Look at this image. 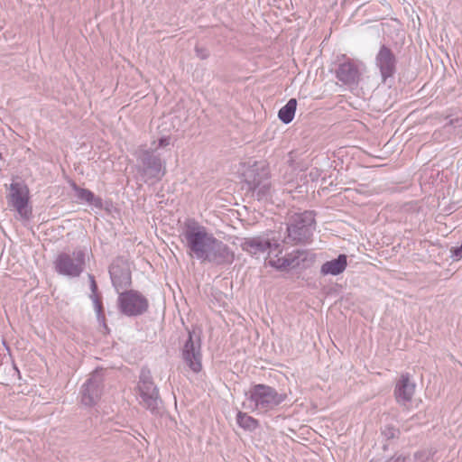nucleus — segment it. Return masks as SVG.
<instances>
[{
  "instance_id": "obj_11",
  "label": "nucleus",
  "mask_w": 462,
  "mask_h": 462,
  "mask_svg": "<svg viewBox=\"0 0 462 462\" xmlns=\"http://www.w3.org/2000/svg\"><path fill=\"white\" fill-rule=\"evenodd\" d=\"M181 357L187 366L194 373H199L202 368L201 344L199 337L194 338V333L189 331V337L182 349Z\"/></svg>"
},
{
  "instance_id": "obj_2",
  "label": "nucleus",
  "mask_w": 462,
  "mask_h": 462,
  "mask_svg": "<svg viewBox=\"0 0 462 462\" xmlns=\"http://www.w3.org/2000/svg\"><path fill=\"white\" fill-rule=\"evenodd\" d=\"M136 160V172L139 179L145 182L160 181L166 174V162L155 149L146 144L139 145L133 152Z\"/></svg>"
},
{
  "instance_id": "obj_9",
  "label": "nucleus",
  "mask_w": 462,
  "mask_h": 462,
  "mask_svg": "<svg viewBox=\"0 0 462 462\" xmlns=\"http://www.w3.org/2000/svg\"><path fill=\"white\" fill-rule=\"evenodd\" d=\"M30 192L23 182H13L10 184L7 196L8 204L14 208L22 219H29L32 216V208L29 206Z\"/></svg>"
},
{
  "instance_id": "obj_3",
  "label": "nucleus",
  "mask_w": 462,
  "mask_h": 462,
  "mask_svg": "<svg viewBox=\"0 0 462 462\" xmlns=\"http://www.w3.org/2000/svg\"><path fill=\"white\" fill-rule=\"evenodd\" d=\"M245 395L248 408L262 413L273 410L287 398L286 393H280L274 388L262 383L254 385Z\"/></svg>"
},
{
  "instance_id": "obj_14",
  "label": "nucleus",
  "mask_w": 462,
  "mask_h": 462,
  "mask_svg": "<svg viewBox=\"0 0 462 462\" xmlns=\"http://www.w3.org/2000/svg\"><path fill=\"white\" fill-rule=\"evenodd\" d=\"M375 65L380 70L383 82H386L396 71V58L393 52L383 45L375 57Z\"/></svg>"
},
{
  "instance_id": "obj_7",
  "label": "nucleus",
  "mask_w": 462,
  "mask_h": 462,
  "mask_svg": "<svg viewBox=\"0 0 462 462\" xmlns=\"http://www.w3.org/2000/svg\"><path fill=\"white\" fill-rule=\"evenodd\" d=\"M117 307L127 317H137L147 311L148 300L138 291L126 290L118 293Z\"/></svg>"
},
{
  "instance_id": "obj_24",
  "label": "nucleus",
  "mask_w": 462,
  "mask_h": 462,
  "mask_svg": "<svg viewBox=\"0 0 462 462\" xmlns=\"http://www.w3.org/2000/svg\"><path fill=\"white\" fill-rule=\"evenodd\" d=\"M382 433L386 439H390L396 438L399 434V430L393 426H386Z\"/></svg>"
},
{
  "instance_id": "obj_22",
  "label": "nucleus",
  "mask_w": 462,
  "mask_h": 462,
  "mask_svg": "<svg viewBox=\"0 0 462 462\" xmlns=\"http://www.w3.org/2000/svg\"><path fill=\"white\" fill-rule=\"evenodd\" d=\"M236 423L245 430L254 431L259 426L258 420L247 413L238 411L236 414Z\"/></svg>"
},
{
  "instance_id": "obj_19",
  "label": "nucleus",
  "mask_w": 462,
  "mask_h": 462,
  "mask_svg": "<svg viewBox=\"0 0 462 462\" xmlns=\"http://www.w3.org/2000/svg\"><path fill=\"white\" fill-rule=\"evenodd\" d=\"M88 279H89L90 291H91V294L89 295V298L93 302L97 319L99 322H102L105 324L106 319H105L102 300H101V296L97 293V285L95 281V277L92 274H88Z\"/></svg>"
},
{
  "instance_id": "obj_15",
  "label": "nucleus",
  "mask_w": 462,
  "mask_h": 462,
  "mask_svg": "<svg viewBox=\"0 0 462 462\" xmlns=\"http://www.w3.org/2000/svg\"><path fill=\"white\" fill-rule=\"evenodd\" d=\"M361 75L359 64L351 60L340 63L336 69L337 79L349 87H356L360 81Z\"/></svg>"
},
{
  "instance_id": "obj_16",
  "label": "nucleus",
  "mask_w": 462,
  "mask_h": 462,
  "mask_svg": "<svg viewBox=\"0 0 462 462\" xmlns=\"http://www.w3.org/2000/svg\"><path fill=\"white\" fill-rule=\"evenodd\" d=\"M305 251L297 250L285 256H279L281 254L274 252L272 255H268V264L277 270L295 268L300 265V261L305 259Z\"/></svg>"
},
{
  "instance_id": "obj_21",
  "label": "nucleus",
  "mask_w": 462,
  "mask_h": 462,
  "mask_svg": "<svg viewBox=\"0 0 462 462\" xmlns=\"http://www.w3.org/2000/svg\"><path fill=\"white\" fill-rule=\"evenodd\" d=\"M297 100L291 98L278 112V118L284 124H290L295 116Z\"/></svg>"
},
{
  "instance_id": "obj_8",
  "label": "nucleus",
  "mask_w": 462,
  "mask_h": 462,
  "mask_svg": "<svg viewBox=\"0 0 462 462\" xmlns=\"http://www.w3.org/2000/svg\"><path fill=\"white\" fill-rule=\"evenodd\" d=\"M242 250L252 256H258L262 254L267 253L272 255L273 253H282V244L274 239L266 236H257L253 237H245L240 244Z\"/></svg>"
},
{
  "instance_id": "obj_6",
  "label": "nucleus",
  "mask_w": 462,
  "mask_h": 462,
  "mask_svg": "<svg viewBox=\"0 0 462 462\" xmlns=\"http://www.w3.org/2000/svg\"><path fill=\"white\" fill-rule=\"evenodd\" d=\"M137 388L140 404L151 412H156L162 401L159 395V390L154 384L151 372L148 369H142Z\"/></svg>"
},
{
  "instance_id": "obj_26",
  "label": "nucleus",
  "mask_w": 462,
  "mask_h": 462,
  "mask_svg": "<svg viewBox=\"0 0 462 462\" xmlns=\"http://www.w3.org/2000/svg\"><path fill=\"white\" fill-rule=\"evenodd\" d=\"M320 173H319V171L318 169H312L310 171V178L312 180H317L319 177Z\"/></svg>"
},
{
  "instance_id": "obj_13",
  "label": "nucleus",
  "mask_w": 462,
  "mask_h": 462,
  "mask_svg": "<svg viewBox=\"0 0 462 462\" xmlns=\"http://www.w3.org/2000/svg\"><path fill=\"white\" fill-rule=\"evenodd\" d=\"M102 378L97 371L94 372L81 388V402L85 406L95 405L101 396Z\"/></svg>"
},
{
  "instance_id": "obj_28",
  "label": "nucleus",
  "mask_w": 462,
  "mask_h": 462,
  "mask_svg": "<svg viewBox=\"0 0 462 462\" xmlns=\"http://www.w3.org/2000/svg\"><path fill=\"white\" fill-rule=\"evenodd\" d=\"M449 124H450V125H453V124H454V120H450V121H449Z\"/></svg>"
},
{
  "instance_id": "obj_4",
  "label": "nucleus",
  "mask_w": 462,
  "mask_h": 462,
  "mask_svg": "<svg viewBox=\"0 0 462 462\" xmlns=\"http://www.w3.org/2000/svg\"><path fill=\"white\" fill-rule=\"evenodd\" d=\"M315 228V214L312 211L294 214L287 224V238L293 245L307 244L311 240Z\"/></svg>"
},
{
  "instance_id": "obj_5",
  "label": "nucleus",
  "mask_w": 462,
  "mask_h": 462,
  "mask_svg": "<svg viewBox=\"0 0 462 462\" xmlns=\"http://www.w3.org/2000/svg\"><path fill=\"white\" fill-rule=\"evenodd\" d=\"M53 264L59 274L70 278L79 277L85 269L86 253L82 249H77L71 254L61 253L58 254Z\"/></svg>"
},
{
  "instance_id": "obj_12",
  "label": "nucleus",
  "mask_w": 462,
  "mask_h": 462,
  "mask_svg": "<svg viewBox=\"0 0 462 462\" xmlns=\"http://www.w3.org/2000/svg\"><path fill=\"white\" fill-rule=\"evenodd\" d=\"M245 181L248 185V189L256 192L259 199L266 197L270 190V182L268 180V173L263 169L261 172L258 169L252 168L245 174Z\"/></svg>"
},
{
  "instance_id": "obj_20",
  "label": "nucleus",
  "mask_w": 462,
  "mask_h": 462,
  "mask_svg": "<svg viewBox=\"0 0 462 462\" xmlns=\"http://www.w3.org/2000/svg\"><path fill=\"white\" fill-rule=\"evenodd\" d=\"M72 189L76 193L78 199L85 201L96 208H101L103 206L102 199L96 197L95 194L87 189L79 187L76 183H72Z\"/></svg>"
},
{
  "instance_id": "obj_1",
  "label": "nucleus",
  "mask_w": 462,
  "mask_h": 462,
  "mask_svg": "<svg viewBox=\"0 0 462 462\" xmlns=\"http://www.w3.org/2000/svg\"><path fill=\"white\" fill-rule=\"evenodd\" d=\"M180 237L187 254L201 263L226 265L235 260L231 248L195 219L189 218L184 222Z\"/></svg>"
},
{
  "instance_id": "obj_23",
  "label": "nucleus",
  "mask_w": 462,
  "mask_h": 462,
  "mask_svg": "<svg viewBox=\"0 0 462 462\" xmlns=\"http://www.w3.org/2000/svg\"><path fill=\"white\" fill-rule=\"evenodd\" d=\"M170 142H171V139L170 137L168 136H162L161 137L157 142L156 141H153L152 143H151V146L150 147H152L153 149H155V153H158L157 151L159 148H162V147H165V146H168L170 144Z\"/></svg>"
},
{
  "instance_id": "obj_10",
  "label": "nucleus",
  "mask_w": 462,
  "mask_h": 462,
  "mask_svg": "<svg viewBox=\"0 0 462 462\" xmlns=\"http://www.w3.org/2000/svg\"><path fill=\"white\" fill-rule=\"evenodd\" d=\"M109 275L113 287L117 293L128 290L132 284V274L127 261L118 257L109 267Z\"/></svg>"
},
{
  "instance_id": "obj_25",
  "label": "nucleus",
  "mask_w": 462,
  "mask_h": 462,
  "mask_svg": "<svg viewBox=\"0 0 462 462\" xmlns=\"http://www.w3.org/2000/svg\"><path fill=\"white\" fill-rule=\"evenodd\" d=\"M196 52H197V55H198L200 59H202V60L207 59V58L208 57V51L203 50V49H200V48H199V47H196Z\"/></svg>"
},
{
  "instance_id": "obj_27",
  "label": "nucleus",
  "mask_w": 462,
  "mask_h": 462,
  "mask_svg": "<svg viewBox=\"0 0 462 462\" xmlns=\"http://www.w3.org/2000/svg\"><path fill=\"white\" fill-rule=\"evenodd\" d=\"M391 461H393V462H405L406 461V457H403V456H398L395 458H392Z\"/></svg>"
},
{
  "instance_id": "obj_18",
  "label": "nucleus",
  "mask_w": 462,
  "mask_h": 462,
  "mask_svg": "<svg viewBox=\"0 0 462 462\" xmlns=\"http://www.w3.org/2000/svg\"><path fill=\"white\" fill-rule=\"evenodd\" d=\"M347 266V257L346 254H339L336 259L325 262L320 267L322 275H338L341 274Z\"/></svg>"
},
{
  "instance_id": "obj_17",
  "label": "nucleus",
  "mask_w": 462,
  "mask_h": 462,
  "mask_svg": "<svg viewBox=\"0 0 462 462\" xmlns=\"http://www.w3.org/2000/svg\"><path fill=\"white\" fill-rule=\"evenodd\" d=\"M416 384L411 380L408 373L402 374L396 383L394 396L399 404L405 405L411 401Z\"/></svg>"
}]
</instances>
